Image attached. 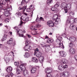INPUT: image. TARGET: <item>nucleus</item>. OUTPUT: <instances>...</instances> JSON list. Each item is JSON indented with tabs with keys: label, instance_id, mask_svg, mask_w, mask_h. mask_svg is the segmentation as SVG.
I'll list each match as a JSON object with an SVG mask.
<instances>
[{
	"label": "nucleus",
	"instance_id": "72a5a7b5",
	"mask_svg": "<svg viewBox=\"0 0 77 77\" xmlns=\"http://www.w3.org/2000/svg\"><path fill=\"white\" fill-rule=\"evenodd\" d=\"M52 3V0H48L47 1V3L48 5L51 4Z\"/></svg>",
	"mask_w": 77,
	"mask_h": 77
},
{
	"label": "nucleus",
	"instance_id": "864d4df0",
	"mask_svg": "<svg viewBox=\"0 0 77 77\" xmlns=\"http://www.w3.org/2000/svg\"><path fill=\"white\" fill-rule=\"evenodd\" d=\"M27 35L28 37V38H31V37H32L29 34H27Z\"/></svg>",
	"mask_w": 77,
	"mask_h": 77
},
{
	"label": "nucleus",
	"instance_id": "6e6552de",
	"mask_svg": "<svg viewBox=\"0 0 77 77\" xmlns=\"http://www.w3.org/2000/svg\"><path fill=\"white\" fill-rule=\"evenodd\" d=\"M69 52L70 54H74L75 52V50L74 48H71L69 50Z\"/></svg>",
	"mask_w": 77,
	"mask_h": 77
},
{
	"label": "nucleus",
	"instance_id": "6ab92c4d",
	"mask_svg": "<svg viewBox=\"0 0 77 77\" xmlns=\"http://www.w3.org/2000/svg\"><path fill=\"white\" fill-rule=\"evenodd\" d=\"M10 0H3L2 3V5H5L8 2H9Z\"/></svg>",
	"mask_w": 77,
	"mask_h": 77
},
{
	"label": "nucleus",
	"instance_id": "13d9d810",
	"mask_svg": "<svg viewBox=\"0 0 77 77\" xmlns=\"http://www.w3.org/2000/svg\"><path fill=\"white\" fill-rule=\"evenodd\" d=\"M26 9L25 7H24L23 8V9H22L23 10V12H24V11L26 10Z\"/></svg>",
	"mask_w": 77,
	"mask_h": 77
},
{
	"label": "nucleus",
	"instance_id": "774afa93",
	"mask_svg": "<svg viewBox=\"0 0 77 77\" xmlns=\"http://www.w3.org/2000/svg\"><path fill=\"white\" fill-rule=\"evenodd\" d=\"M56 77H58L59 76V75H58V74H57V75H56Z\"/></svg>",
	"mask_w": 77,
	"mask_h": 77
},
{
	"label": "nucleus",
	"instance_id": "dca6fc26",
	"mask_svg": "<svg viewBox=\"0 0 77 77\" xmlns=\"http://www.w3.org/2000/svg\"><path fill=\"white\" fill-rule=\"evenodd\" d=\"M36 71V68L35 67H33L31 69V71L32 73H34Z\"/></svg>",
	"mask_w": 77,
	"mask_h": 77
},
{
	"label": "nucleus",
	"instance_id": "c756f323",
	"mask_svg": "<svg viewBox=\"0 0 77 77\" xmlns=\"http://www.w3.org/2000/svg\"><path fill=\"white\" fill-rule=\"evenodd\" d=\"M47 43L50 44L51 43V40L50 38H48L47 40Z\"/></svg>",
	"mask_w": 77,
	"mask_h": 77
},
{
	"label": "nucleus",
	"instance_id": "b1692460",
	"mask_svg": "<svg viewBox=\"0 0 77 77\" xmlns=\"http://www.w3.org/2000/svg\"><path fill=\"white\" fill-rule=\"evenodd\" d=\"M4 59L5 62H6V63H8L9 62V58L8 57H5L4 58Z\"/></svg>",
	"mask_w": 77,
	"mask_h": 77
},
{
	"label": "nucleus",
	"instance_id": "0e129e2a",
	"mask_svg": "<svg viewBox=\"0 0 77 77\" xmlns=\"http://www.w3.org/2000/svg\"><path fill=\"white\" fill-rule=\"evenodd\" d=\"M61 47L64 48V45H63V44H62V46H61Z\"/></svg>",
	"mask_w": 77,
	"mask_h": 77
},
{
	"label": "nucleus",
	"instance_id": "4c0bfd02",
	"mask_svg": "<svg viewBox=\"0 0 77 77\" xmlns=\"http://www.w3.org/2000/svg\"><path fill=\"white\" fill-rule=\"evenodd\" d=\"M36 21L37 23H39L41 22V19H40V18L38 19H36Z\"/></svg>",
	"mask_w": 77,
	"mask_h": 77
},
{
	"label": "nucleus",
	"instance_id": "8fccbe9b",
	"mask_svg": "<svg viewBox=\"0 0 77 77\" xmlns=\"http://www.w3.org/2000/svg\"><path fill=\"white\" fill-rule=\"evenodd\" d=\"M0 48H3V45L2 44H0Z\"/></svg>",
	"mask_w": 77,
	"mask_h": 77
},
{
	"label": "nucleus",
	"instance_id": "7ed1b4c3",
	"mask_svg": "<svg viewBox=\"0 0 77 77\" xmlns=\"http://www.w3.org/2000/svg\"><path fill=\"white\" fill-rule=\"evenodd\" d=\"M61 77H67L69 75V72L67 71H64L63 73L60 74Z\"/></svg>",
	"mask_w": 77,
	"mask_h": 77
},
{
	"label": "nucleus",
	"instance_id": "ddd939ff",
	"mask_svg": "<svg viewBox=\"0 0 77 77\" xmlns=\"http://www.w3.org/2000/svg\"><path fill=\"white\" fill-rule=\"evenodd\" d=\"M33 8V6H32V5H31L29 7V8H27L26 10L27 12H30L31 11H32V9Z\"/></svg>",
	"mask_w": 77,
	"mask_h": 77
},
{
	"label": "nucleus",
	"instance_id": "5fc2aeb1",
	"mask_svg": "<svg viewBox=\"0 0 77 77\" xmlns=\"http://www.w3.org/2000/svg\"><path fill=\"white\" fill-rule=\"evenodd\" d=\"M45 39H49V37L47 36V35H46L45 37Z\"/></svg>",
	"mask_w": 77,
	"mask_h": 77
},
{
	"label": "nucleus",
	"instance_id": "f3484780",
	"mask_svg": "<svg viewBox=\"0 0 77 77\" xmlns=\"http://www.w3.org/2000/svg\"><path fill=\"white\" fill-rule=\"evenodd\" d=\"M5 16L6 17H8V16H9V11L8 10H6L5 9Z\"/></svg>",
	"mask_w": 77,
	"mask_h": 77
},
{
	"label": "nucleus",
	"instance_id": "a18cd8bd",
	"mask_svg": "<svg viewBox=\"0 0 77 77\" xmlns=\"http://www.w3.org/2000/svg\"><path fill=\"white\" fill-rule=\"evenodd\" d=\"M56 20L57 21V23H59V22H60V18L58 19V18H57Z\"/></svg>",
	"mask_w": 77,
	"mask_h": 77
},
{
	"label": "nucleus",
	"instance_id": "4468645a",
	"mask_svg": "<svg viewBox=\"0 0 77 77\" xmlns=\"http://www.w3.org/2000/svg\"><path fill=\"white\" fill-rule=\"evenodd\" d=\"M32 61L35 63H37L38 62V59L35 57L32 58Z\"/></svg>",
	"mask_w": 77,
	"mask_h": 77
},
{
	"label": "nucleus",
	"instance_id": "338daca9",
	"mask_svg": "<svg viewBox=\"0 0 77 77\" xmlns=\"http://www.w3.org/2000/svg\"><path fill=\"white\" fill-rule=\"evenodd\" d=\"M22 24H23V22H21L20 23V25H19L20 26H21Z\"/></svg>",
	"mask_w": 77,
	"mask_h": 77
},
{
	"label": "nucleus",
	"instance_id": "de8ad7c7",
	"mask_svg": "<svg viewBox=\"0 0 77 77\" xmlns=\"http://www.w3.org/2000/svg\"><path fill=\"white\" fill-rule=\"evenodd\" d=\"M70 16H72V15H74V13L72 12H71L70 13Z\"/></svg>",
	"mask_w": 77,
	"mask_h": 77
},
{
	"label": "nucleus",
	"instance_id": "9d476101",
	"mask_svg": "<svg viewBox=\"0 0 77 77\" xmlns=\"http://www.w3.org/2000/svg\"><path fill=\"white\" fill-rule=\"evenodd\" d=\"M68 18H69V19H68L66 21V23L67 24H69L71 21H72V20H73V19L72 18H69V17H67Z\"/></svg>",
	"mask_w": 77,
	"mask_h": 77
},
{
	"label": "nucleus",
	"instance_id": "39448f33",
	"mask_svg": "<svg viewBox=\"0 0 77 77\" xmlns=\"http://www.w3.org/2000/svg\"><path fill=\"white\" fill-rule=\"evenodd\" d=\"M47 24L48 26L51 27H53L54 26V23L53 22V21L51 20H49L47 23Z\"/></svg>",
	"mask_w": 77,
	"mask_h": 77
},
{
	"label": "nucleus",
	"instance_id": "f03ea898",
	"mask_svg": "<svg viewBox=\"0 0 77 77\" xmlns=\"http://www.w3.org/2000/svg\"><path fill=\"white\" fill-rule=\"evenodd\" d=\"M42 54L40 52H37L36 54V56L39 59V61H40L41 63H42L44 62V57L41 56Z\"/></svg>",
	"mask_w": 77,
	"mask_h": 77
},
{
	"label": "nucleus",
	"instance_id": "473e14b6",
	"mask_svg": "<svg viewBox=\"0 0 77 77\" xmlns=\"http://www.w3.org/2000/svg\"><path fill=\"white\" fill-rule=\"evenodd\" d=\"M57 18H58V16L57 15L55 14L53 18H54V20H56L57 19Z\"/></svg>",
	"mask_w": 77,
	"mask_h": 77
},
{
	"label": "nucleus",
	"instance_id": "a19ab883",
	"mask_svg": "<svg viewBox=\"0 0 77 77\" xmlns=\"http://www.w3.org/2000/svg\"><path fill=\"white\" fill-rule=\"evenodd\" d=\"M54 6L55 8H57V7H59V4L57 3Z\"/></svg>",
	"mask_w": 77,
	"mask_h": 77
},
{
	"label": "nucleus",
	"instance_id": "3c124183",
	"mask_svg": "<svg viewBox=\"0 0 77 77\" xmlns=\"http://www.w3.org/2000/svg\"><path fill=\"white\" fill-rule=\"evenodd\" d=\"M40 20H42V21H44V18H43L42 17H41L40 18Z\"/></svg>",
	"mask_w": 77,
	"mask_h": 77
},
{
	"label": "nucleus",
	"instance_id": "393cba45",
	"mask_svg": "<svg viewBox=\"0 0 77 77\" xmlns=\"http://www.w3.org/2000/svg\"><path fill=\"white\" fill-rule=\"evenodd\" d=\"M15 15L17 16V17H21V13L17 12L15 14Z\"/></svg>",
	"mask_w": 77,
	"mask_h": 77
},
{
	"label": "nucleus",
	"instance_id": "680f3d73",
	"mask_svg": "<svg viewBox=\"0 0 77 77\" xmlns=\"http://www.w3.org/2000/svg\"><path fill=\"white\" fill-rule=\"evenodd\" d=\"M37 27H41V25H37Z\"/></svg>",
	"mask_w": 77,
	"mask_h": 77
},
{
	"label": "nucleus",
	"instance_id": "49530a36",
	"mask_svg": "<svg viewBox=\"0 0 77 77\" xmlns=\"http://www.w3.org/2000/svg\"><path fill=\"white\" fill-rule=\"evenodd\" d=\"M63 36L64 37V38H66V34L65 33H63Z\"/></svg>",
	"mask_w": 77,
	"mask_h": 77
},
{
	"label": "nucleus",
	"instance_id": "1a4fd4ad",
	"mask_svg": "<svg viewBox=\"0 0 77 77\" xmlns=\"http://www.w3.org/2000/svg\"><path fill=\"white\" fill-rule=\"evenodd\" d=\"M67 38L69 39L70 42H74V41L76 40V38H75L74 37H69V38Z\"/></svg>",
	"mask_w": 77,
	"mask_h": 77
},
{
	"label": "nucleus",
	"instance_id": "a211bd4d",
	"mask_svg": "<svg viewBox=\"0 0 77 77\" xmlns=\"http://www.w3.org/2000/svg\"><path fill=\"white\" fill-rule=\"evenodd\" d=\"M13 42V41H12V38H11L8 41V45H11V44H12V43Z\"/></svg>",
	"mask_w": 77,
	"mask_h": 77
},
{
	"label": "nucleus",
	"instance_id": "c03bdc74",
	"mask_svg": "<svg viewBox=\"0 0 77 77\" xmlns=\"http://www.w3.org/2000/svg\"><path fill=\"white\" fill-rule=\"evenodd\" d=\"M5 22H6V23H9V20L8 19H6L5 20Z\"/></svg>",
	"mask_w": 77,
	"mask_h": 77
},
{
	"label": "nucleus",
	"instance_id": "aec40b11",
	"mask_svg": "<svg viewBox=\"0 0 77 77\" xmlns=\"http://www.w3.org/2000/svg\"><path fill=\"white\" fill-rule=\"evenodd\" d=\"M7 38V35H5L2 38V41H5L6 38Z\"/></svg>",
	"mask_w": 77,
	"mask_h": 77
},
{
	"label": "nucleus",
	"instance_id": "412c9836",
	"mask_svg": "<svg viewBox=\"0 0 77 77\" xmlns=\"http://www.w3.org/2000/svg\"><path fill=\"white\" fill-rule=\"evenodd\" d=\"M29 56L30 55L29 54V53L26 52L25 53V54L24 55V57L27 58H28V57H29Z\"/></svg>",
	"mask_w": 77,
	"mask_h": 77
},
{
	"label": "nucleus",
	"instance_id": "69168bd1",
	"mask_svg": "<svg viewBox=\"0 0 77 77\" xmlns=\"http://www.w3.org/2000/svg\"><path fill=\"white\" fill-rule=\"evenodd\" d=\"M33 11H32L31 13V14H32L31 16L32 17V16L33 15Z\"/></svg>",
	"mask_w": 77,
	"mask_h": 77
},
{
	"label": "nucleus",
	"instance_id": "9b49d317",
	"mask_svg": "<svg viewBox=\"0 0 77 77\" xmlns=\"http://www.w3.org/2000/svg\"><path fill=\"white\" fill-rule=\"evenodd\" d=\"M17 33H18L19 35V36H21V37H23L24 36V35H23V31L21 30H19L18 31V32H17Z\"/></svg>",
	"mask_w": 77,
	"mask_h": 77
},
{
	"label": "nucleus",
	"instance_id": "20e7f679",
	"mask_svg": "<svg viewBox=\"0 0 77 77\" xmlns=\"http://www.w3.org/2000/svg\"><path fill=\"white\" fill-rule=\"evenodd\" d=\"M68 67V66L66 65H65V66H63L62 65H59L58 67V69L60 71H63L65 68H66Z\"/></svg>",
	"mask_w": 77,
	"mask_h": 77
},
{
	"label": "nucleus",
	"instance_id": "a878e982",
	"mask_svg": "<svg viewBox=\"0 0 77 77\" xmlns=\"http://www.w3.org/2000/svg\"><path fill=\"white\" fill-rule=\"evenodd\" d=\"M5 77H12V75L11 73H8L5 75Z\"/></svg>",
	"mask_w": 77,
	"mask_h": 77
},
{
	"label": "nucleus",
	"instance_id": "052dcab7",
	"mask_svg": "<svg viewBox=\"0 0 77 77\" xmlns=\"http://www.w3.org/2000/svg\"><path fill=\"white\" fill-rule=\"evenodd\" d=\"M36 51H37V52H38V51H39V49L38 48H36L35 49Z\"/></svg>",
	"mask_w": 77,
	"mask_h": 77
},
{
	"label": "nucleus",
	"instance_id": "5701e85b",
	"mask_svg": "<svg viewBox=\"0 0 77 77\" xmlns=\"http://www.w3.org/2000/svg\"><path fill=\"white\" fill-rule=\"evenodd\" d=\"M16 71V72L17 74H20L21 73V70L18 69H17Z\"/></svg>",
	"mask_w": 77,
	"mask_h": 77
},
{
	"label": "nucleus",
	"instance_id": "2f4dec72",
	"mask_svg": "<svg viewBox=\"0 0 77 77\" xmlns=\"http://www.w3.org/2000/svg\"><path fill=\"white\" fill-rule=\"evenodd\" d=\"M68 7H65L64 10H65V13H67L68 12Z\"/></svg>",
	"mask_w": 77,
	"mask_h": 77
},
{
	"label": "nucleus",
	"instance_id": "09e8293b",
	"mask_svg": "<svg viewBox=\"0 0 77 77\" xmlns=\"http://www.w3.org/2000/svg\"><path fill=\"white\" fill-rule=\"evenodd\" d=\"M3 8V5H0V12L1 11V9Z\"/></svg>",
	"mask_w": 77,
	"mask_h": 77
},
{
	"label": "nucleus",
	"instance_id": "c9c22d12",
	"mask_svg": "<svg viewBox=\"0 0 77 77\" xmlns=\"http://www.w3.org/2000/svg\"><path fill=\"white\" fill-rule=\"evenodd\" d=\"M31 47V46L29 45H27L25 46V48H26L27 49H30V48Z\"/></svg>",
	"mask_w": 77,
	"mask_h": 77
},
{
	"label": "nucleus",
	"instance_id": "f8f14e48",
	"mask_svg": "<svg viewBox=\"0 0 77 77\" xmlns=\"http://www.w3.org/2000/svg\"><path fill=\"white\" fill-rule=\"evenodd\" d=\"M12 71V68L10 66L7 68V71L8 72H11Z\"/></svg>",
	"mask_w": 77,
	"mask_h": 77
},
{
	"label": "nucleus",
	"instance_id": "e2e57ef3",
	"mask_svg": "<svg viewBox=\"0 0 77 77\" xmlns=\"http://www.w3.org/2000/svg\"><path fill=\"white\" fill-rule=\"evenodd\" d=\"M28 42H26V45H28V44H29V43H28Z\"/></svg>",
	"mask_w": 77,
	"mask_h": 77
},
{
	"label": "nucleus",
	"instance_id": "f704fd0d",
	"mask_svg": "<svg viewBox=\"0 0 77 77\" xmlns=\"http://www.w3.org/2000/svg\"><path fill=\"white\" fill-rule=\"evenodd\" d=\"M63 63H64V64H66L68 63V61L67 60L65 59L63 61Z\"/></svg>",
	"mask_w": 77,
	"mask_h": 77
},
{
	"label": "nucleus",
	"instance_id": "4be33fe9",
	"mask_svg": "<svg viewBox=\"0 0 77 77\" xmlns=\"http://www.w3.org/2000/svg\"><path fill=\"white\" fill-rule=\"evenodd\" d=\"M6 11H11L12 10V8L11 7H8L7 8L5 9Z\"/></svg>",
	"mask_w": 77,
	"mask_h": 77
},
{
	"label": "nucleus",
	"instance_id": "cd10ccee",
	"mask_svg": "<svg viewBox=\"0 0 77 77\" xmlns=\"http://www.w3.org/2000/svg\"><path fill=\"white\" fill-rule=\"evenodd\" d=\"M22 20L23 21H29V18H26L25 17H23V18H22Z\"/></svg>",
	"mask_w": 77,
	"mask_h": 77
},
{
	"label": "nucleus",
	"instance_id": "ea45409f",
	"mask_svg": "<svg viewBox=\"0 0 77 77\" xmlns=\"http://www.w3.org/2000/svg\"><path fill=\"white\" fill-rule=\"evenodd\" d=\"M69 47H73V44H72V43H70L69 45Z\"/></svg>",
	"mask_w": 77,
	"mask_h": 77
},
{
	"label": "nucleus",
	"instance_id": "79ce46f5",
	"mask_svg": "<svg viewBox=\"0 0 77 77\" xmlns=\"http://www.w3.org/2000/svg\"><path fill=\"white\" fill-rule=\"evenodd\" d=\"M19 63L17 62H15L14 63V64L15 65V66H18L19 65Z\"/></svg>",
	"mask_w": 77,
	"mask_h": 77
},
{
	"label": "nucleus",
	"instance_id": "0eeeda50",
	"mask_svg": "<svg viewBox=\"0 0 77 77\" xmlns=\"http://www.w3.org/2000/svg\"><path fill=\"white\" fill-rule=\"evenodd\" d=\"M59 53L63 57H65L66 56V53L64 51H61L60 52H59Z\"/></svg>",
	"mask_w": 77,
	"mask_h": 77
},
{
	"label": "nucleus",
	"instance_id": "423d86ee",
	"mask_svg": "<svg viewBox=\"0 0 77 77\" xmlns=\"http://www.w3.org/2000/svg\"><path fill=\"white\" fill-rule=\"evenodd\" d=\"M20 68L21 70L23 72L25 71H26V67H25L23 64L20 65Z\"/></svg>",
	"mask_w": 77,
	"mask_h": 77
},
{
	"label": "nucleus",
	"instance_id": "603ef678",
	"mask_svg": "<svg viewBox=\"0 0 77 77\" xmlns=\"http://www.w3.org/2000/svg\"><path fill=\"white\" fill-rule=\"evenodd\" d=\"M14 45H15V42H13L12 44V46H13L14 47Z\"/></svg>",
	"mask_w": 77,
	"mask_h": 77
},
{
	"label": "nucleus",
	"instance_id": "c85d7f7f",
	"mask_svg": "<svg viewBox=\"0 0 77 77\" xmlns=\"http://www.w3.org/2000/svg\"><path fill=\"white\" fill-rule=\"evenodd\" d=\"M29 0H22V1L21 3V4H22V3H24V2H25L26 3H27V2H29Z\"/></svg>",
	"mask_w": 77,
	"mask_h": 77
},
{
	"label": "nucleus",
	"instance_id": "58836bf2",
	"mask_svg": "<svg viewBox=\"0 0 77 77\" xmlns=\"http://www.w3.org/2000/svg\"><path fill=\"white\" fill-rule=\"evenodd\" d=\"M56 42L58 44H59L60 45V40H59V39L57 40L56 41Z\"/></svg>",
	"mask_w": 77,
	"mask_h": 77
},
{
	"label": "nucleus",
	"instance_id": "6e6d98bb",
	"mask_svg": "<svg viewBox=\"0 0 77 77\" xmlns=\"http://www.w3.org/2000/svg\"><path fill=\"white\" fill-rule=\"evenodd\" d=\"M19 9L20 10H21V9H23V7H20L19 8Z\"/></svg>",
	"mask_w": 77,
	"mask_h": 77
},
{
	"label": "nucleus",
	"instance_id": "bb28decb",
	"mask_svg": "<svg viewBox=\"0 0 77 77\" xmlns=\"http://www.w3.org/2000/svg\"><path fill=\"white\" fill-rule=\"evenodd\" d=\"M30 29L31 30H36V29H35L34 26H32Z\"/></svg>",
	"mask_w": 77,
	"mask_h": 77
},
{
	"label": "nucleus",
	"instance_id": "e433bc0d",
	"mask_svg": "<svg viewBox=\"0 0 77 77\" xmlns=\"http://www.w3.org/2000/svg\"><path fill=\"white\" fill-rule=\"evenodd\" d=\"M65 6L64 5V3H62L61 5V8H62V9H63L65 7Z\"/></svg>",
	"mask_w": 77,
	"mask_h": 77
},
{
	"label": "nucleus",
	"instance_id": "37998d69",
	"mask_svg": "<svg viewBox=\"0 0 77 77\" xmlns=\"http://www.w3.org/2000/svg\"><path fill=\"white\" fill-rule=\"evenodd\" d=\"M13 29H15V30H16V32H18V29H18V28L17 27H16V26L14 28H13Z\"/></svg>",
	"mask_w": 77,
	"mask_h": 77
},
{
	"label": "nucleus",
	"instance_id": "7c9ffc66",
	"mask_svg": "<svg viewBox=\"0 0 77 77\" xmlns=\"http://www.w3.org/2000/svg\"><path fill=\"white\" fill-rule=\"evenodd\" d=\"M51 10L53 11H56L57 10V8H56V7L54 6L52 8Z\"/></svg>",
	"mask_w": 77,
	"mask_h": 77
},
{
	"label": "nucleus",
	"instance_id": "4d7b16f0",
	"mask_svg": "<svg viewBox=\"0 0 77 77\" xmlns=\"http://www.w3.org/2000/svg\"><path fill=\"white\" fill-rule=\"evenodd\" d=\"M75 58L76 60L77 61V55L75 56Z\"/></svg>",
	"mask_w": 77,
	"mask_h": 77
},
{
	"label": "nucleus",
	"instance_id": "f257e3e1",
	"mask_svg": "<svg viewBox=\"0 0 77 77\" xmlns=\"http://www.w3.org/2000/svg\"><path fill=\"white\" fill-rule=\"evenodd\" d=\"M53 71V69L51 68H49L46 69H45V72L46 73H47V75L46 77H52V75L51 74V73Z\"/></svg>",
	"mask_w": 77,
	"mask_h": 77
},
{
	"label": "nucleus",
	"instance_id": "2eb2a0df",
	"mask_svg": "<svg viewBox=\"0 0 77 77\" xmlns=\"http://www.w3.org/2000/svg\"><path fill=\"white\" fill-rule=\"evenodd\" d=\"M23 74L24 76H26V75H29V72L27 71V70H26L23 72Z\"/></svg>",
	"mask_w": 77,
	"mask_h": 77
},
{
	"label": "nucleus",
	"instance_id": "bf43d9fd",
	"mask_svg": "<svg viewBox=\"0 0 77 77\" xmlns=\"http://www.w3.org/2000/svg\"><path fill=\"white\" fill-rule=\"evenodd\" d=\"M58 22H57V21L56 20L54 22V24H57Z\"/></svg>",
	"mask_w": 77,
	"mask_h": 77
}]
</instances>
